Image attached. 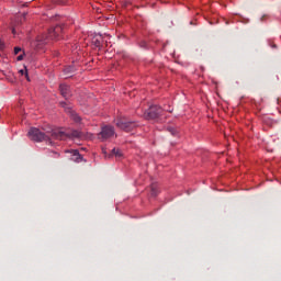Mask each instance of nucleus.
Segmentation results:
<instances>
[{"label": "nucleus", "mask_w": 281, "mask_h": 281, "mask_svg": "<svg viewBox=\"0 0 281 281\" xmlns=\"http://www.w3.org/2000/svg\"><path fill=\"white\" fill-rule=\"evenodd\" d=\"M54 155H57V157H58V153H55Z\"/></svg>", "instance_id": "nucleus-22"}, {"label": "nucleus", "mask_w": 281, "mask_h": 281, "mask_svg": "<svg viewBox=\"0 0 281 281\" xmlns=\"http://www.w3.org/2000/svg\"><path fill=\"white\" fill-rule=\"evenodd\" d=\"M116 126L121 131H125V133H131V131L137 128V123L135 121H128L126 117H121L116 120Z\"/></svg>", "instance_id": "nucleus-2"}, {"label": "nucleus", "mask_w": 281, "mask_h": 281, "mask_svg": "<svg viewBox=\"0 0 281 281\" xmlns=\"http://www.w3.org/2000/svg\"><path fill=\"white\" fill-rule=\"evenodd\" d=\"M5 49V44L0 40V52H3Z\"/></svg>", "instance_id": "nucleus-13"}, {"label": "nucleus", "mask_w": 281, "mask_h": 281, "mask_svg": "<svg viewBox=\"0 0 281 281\" xmlns=\"http://www.w3.org/2000/svg\"><path fill=\"white\" fill-rule=\"evenodd\" d=\"M65 74H71L74 72V67H68V68H65Z\"/></svg>", "instance_id": "nucleus-12"}, {"label": "nucleus", "mask_w": 281, "mask_h": 281, "mask_svg": "<svg viewBox=\"0 0 281 281\" xmlns=\"http://www.w3.org/2000/svg\"><path fill=\"white\" fill-rule=\"evenodd\" d=\"M25 77H26L27 80H30V77L27 76V72H25Z\"/></svg>", "instance_id": "nucleus-19"}, {"label": "nucleus", "mask_w": 281, "mask_h": 281, "mask_svg": "<svg viewBox=\"0 0 281 281\" xmlns=\"http://www.w3.org/2000/svg\"><path fill=\"white\" fill-rule=\"evenodd\" d=\"M167 131L173 136L177 137L179 135V130L175 127H168Z\"/></svg>", "instance_id": "nucleus-10"}, {"label": "nucleus", "mask_w": 281, "mask_h": 281, "mask_svg": "<svg viewBox=\"0 0 281 281\" xmlns=\"http://www.w3.org/2000/svg\"><path fill=\"white\" fill-rule=\"evenodd\" d=\"M157 194H159V190L157 189V184L154 183L150 186V195L151 196H157Z\"/></svg>", "instance_id": "nucleus-9"}, {"label": "nucleus", "mask_w": 281, "mask_h": 281, "mask_svg": "<svg viewBox=\"0 0 281 281\" xmlns=\"http://www.w3.org/2000/svg\"><path fill=\"white\" fill-rule=\"evenodd\" d=\"M60 105L65 108V106H67V103L66 102H60Z\"/></svg>", "instance_id": "nucleus-17"}, {"label": "nucleus", "mask_w": 281, "mask_h": 281, "mask_svg": "<svg viewBox=\"0 0 281 281\" xmlns=\"http://www.w3.org/2000/svg\"><path fill=\"white\" fill-rule=\"evenodd\" d=\"M23 56H24L23 54L19 55V56L16 57V60H18V61L23 60Z\"/></svg>", "instance_id": "nucleus-15"}, {"label": "nucleus", "mask_w": 281, "mask_h": 281, "mask_svg": "<svg viewBox=\"0 0 281 281\" xmlns=\"http://www.w3.org/2000/svg\"><path fill=\"white\" fill-rule=\"evenodd\" d=\"M59 91H60L63 98L67 99L71 95V90H70L69 86H67V85H60Z\"/></svg>", "instance_id": "nucleus-7"}, {"label": "nucleus", "mask_w": 281, "mask_h": 281, "mask_svg": "<svg viewBox=\"0 0 281 281\" xmlns=\"http://www.w3.org/2000/svg\"><path fill=\"white\" fill-rule=\"evenodd\" d=\"M20 52H21V47H15V48H14V54H15V56H16Z\"/></svg>", "instance_id": "nucleus-14"}, {"label": "nucleus", "mask_w": 281, "mask_h": 281, "mask_svg": "<svg viewBox=\"0 0 281 281\" xmlns=\"http://www.w3.org/2000/svg\"><path fill=\"white\" fill-rule=\"evenodd\" d=\"M27 135L30 139H32V142H46L47 144H50V146L54 145L53 139H58L59 142H63L65 139H76L82 137V133L76 130H68L64 132L60 128H55L43 132L36 127H32L29 131Z\"/></svg>", "instance_id": "nucleus-1"}, {"label": "nucleus", "mask_w": 281, "mask_h": 281, "mask_svg": "<svg viewBox=\"0 0 281 281\" xmlns=\"http://www.w3.org/2000/svg\"><path fill=\"white\" fill-rule=\"evenodd\" d=\"M261 21H265V15L261 18Z\"/></svg>", "instance_id": "nucleus-20"}, {"label": "nucleus", "mask_w": 281, "mask_h": 281, "mask_svg": "<svg viewBox=\"0 0 281 281\" xmlns=\"http://www.w3.org/2000/svg\"><path fill=\"white\" fill-rule=\"evenodd\" d=\"M162 109L159 105H151L148 111L145 112L146 120H157L162 113Z\"/></svg>", "instance_id": "nucleus-4"}, {"label": "nucleus", "mask_w": 281, "mask_h": 281, "mask_svg": "<svg viewBox=\"0 0 281 281\" xmlns=\"http://www.w3.org/2000/svg\"><path fill=\"white\" fill-rule=\"evenodd\" d=\"M111 155H114L116 159H122L123 157L122 150L119 148H113Z\"/></svg>", "instance_id": "nucleus-8"}, {"label": "nucleus", "mask_w": 281, "mask_h": 281, "mask_svg": "<svg viewBox=\"0 0 281 281\" xmlns=\"http://www.w3.org/2000/svg\"><path fill=\"white\" fill-rule=\"evenodd\" d=\"M140 47H146V42H142Z\"/></svg>", "instance_id": "nucleus-16"}, {"label": "nucleus", "mask_w": 281, "mask_h": 281, "mask_svg": "<svg viewBox=\"0 0 281 281\" xmlns=\"http://www.w3.org/2000/svg\"><path fill=\"white\" fill-rule=\"evenodd\" d=\"M20 74H22V75H23V74H24V72H23V70H20Z\"/></svg>", "instance_id": "nucleus-21"}, {"label": "nucleus", "mask_w": 281, "mask_h": 281, "mask_svg": "<svg viewBox=\"0 0 281 281\" xmlns=\"http://www.w3.org/2000/svg\"><path fill=\"white\" fill-rule=\"evenodd\" d=\"M70 116L74 122H80V115H78L76 112H70Z\"/></svg>", "instance_id": "nucleus-11"}, {"label": "nucleus", "mask_w": 281, "mask_h": 281, "mask_svg": "<svg viewBox=\"0 0 281 281\" xmlns=\"http://www.w3.org/2000/svg\"><path fill=\"white\" fill-rule=\"evenodd\" d=\"M113 135H115V128L111 125H105L99 133V139H101L102 142H106V139H111Z\"/></svg>", "instance_id": "nucleus-3"}, {"label": "nucleus", "mask_w": 281, "mask_h": 281, "mask_svg": "<svg viewBox=\"0 0 281 281\" xmlns=\"http://www.w3.org/2000/svg\"><path fill=\"white\" fill-rule=\"evenodd\" d=\"M63 33V26L57 25L50 30H48V38L56 40Z\"/></svg>", "instance_id": "nucleus-5"}, {"label": "nucleus", "mask_w": 281, "mask_h": 281, "mask_svg": "<svg viewBox=\"0 0 281 281\" xmlns=\"http://www.w3.org/2000/svg\"><path fill=\"white\" fill-rule=\"evenodd\" d=\"M12 34H16V30L13 29V30H12Z\"/></svg>", "instance_id": "nucleus-18"}, {"label": "nucleus", "mask_w": 281, "mask_h": 281, "mask_svg": "<svg viewBox=\"0 0 281 281\" xmlns=\"http://www.w3.org/2000/svg\"><path fill=\"white\" fill-rule=\"evenodd\" d=\"M67 153H70L72 161H76L77 164H80V161H82V156L80 155V151H78V149H71Z\"/></svg>", "instance_id": "nucleus-6"}]
</instances>
